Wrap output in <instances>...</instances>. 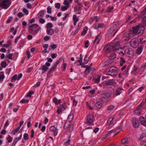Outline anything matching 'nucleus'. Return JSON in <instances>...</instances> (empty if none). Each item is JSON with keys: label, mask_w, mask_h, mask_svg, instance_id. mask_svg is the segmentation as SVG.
I'll return each instance as SVG.
<instances>
[{"label": "nucleus", "mask_w": 146, "mask_h": 146, "mask_svg": "<svg viewBox=\"0 0 146 146\" xmlns=\"http://www.w3.org/2000/svg\"><path fill=\"white\" fill-rule=\"evenodd\" d=\"M145 26L144 23H141L137 26L133 27L131 31L132 34L137 35L139 36L142 35L145 29Z\"/></svg>", "instance_id": "f257e3e1"}, {"label": "nucleus", "mask_w": 146, "mask_h": 146, "mask_svg": "<svg viewBox=\"0 0 146 146\" xmlns=\"http://www.w3.org/2000/svg\"><path fill=\"white\" fill-rule=\"evenodd\" d=\"M28 29L29 33L35 35L38 33L39 30L41 29V28L38 25L35 24L30 26L28 27Z\"/></svg>", "instance_id": "f03ea898"}, {"label": "nucleus", "mask_w": 146, "mask_h": 146, "mask_svg": "<svg viewBox=\"0 0 146 146\" xmlns=\"http://www.w3.org/2000/svg\"><path fill=\"white\" fill-rule=\"evenodd\" d=\"M106 72L109 75L114 77H115L118 73V70L115 67L111 66L107 69Z\"/></svg>", "instance_id": "7ed1b4c3"}, {"label": "nucleus", "mask_w": 146, "mask_h": 146, "mask_svg": "<svg viewBox=\"0 0 146 146\" xmlns=\"http://www.w3.org/2000/svg\"><path fill=\"white\" fill-rule=\"evenodd\" d=\"M12 2L11 0H3L0 4V7L6 9L11 5Z\"/></svg>", "instance_id": "20e7f679"}, {"label": "nucleus", "mask_w": 146, "mask_h": 146, "mask_svg": "<svg viewBox=\"0 0 146 146\" xmlns=\"http://www.w3.org/2000/svg\"><path fill=\"white\" fill-rule=\"evenodd\" d=\"M114 44L112 43L110 44L106 45L104 48V51L106 53H109L111 51L115 52L114 48Z\"/></svg>", "instance_id": "39448f33"}, {"label": "nucleus", "mask_w": 146, "mask_h": 146, "mask_svg": "<svg viewBox=\"0 0 146 146\" xmlns=\"http://www.w3.org/2000/svg\"><path fill=\"white\" fill-rule=\"evenodd\" d=\"M139 42L138 39L136 38H133L131 39L130 42V45L133 48H136L139 45Z\"/></svg>", "instance_id": "423d86ee"}, {"label": "nucleus", "mask_w": 146, "mask_h": 146, "mask_svg": "<svg viewBox=\"0 0 146 146\" xmlns=\"http://www.w3.org/2000/svg\"><path fill=\"white\" fill-rule=\"evenodd\" d=\"M112 95V92L109 91L108 92H104L101 95V99L102 100L109 98Z\"/></svg>", "instance_id": "0eeeda50"}, {"label": "nucleus", "mask_w": 146, "mask_h": 146, "mask_svg": "<svg viewBox=\"0 0 146 146\" xmlns=\"http://www.w3.org/2000/svg\"><path fill=\"white\" fill-rule=\"evenodd\" d=\"M94 116L93 115L90 114L87 116V121L86 123L89 124H91L93 121Z\"/></svg>", "instance_id": "6e6552de"}, {"label": "nucleus", "mask_w": 146, "mask_h": 146, "mask_svg": "<svg viewBox=\"0 0 146 146\" xmlns=\"http://www.w3.org/2000/svg\"><path fill=\"white\" fill-rule=\"evenodd\" d=\"M133 52L132 50L130 48H128L125 49L124 51L125 55L129 57H130L132 55Z\"/></svg>", "instance_id": "1a4fd4ad"}, {"label": "nucleus", "mask_w": 146, "mask_h": 146, "mask_svg": "<svg viewBox=\"0 0 146 146\" xmlns=\"http://www.w3.org/2000/svg\"><path fill=\"white\" fill-rule=\"evenodd\" d=\"M132 33L131 31L127 32L124 34V36L126 37L124 39L125 41H127L129 40L131 37V33Z\"/></svg>", "instance_id": "9d476101"}, {"label": "nucleus", "mask_w": 146, "mask_h": 146, "mask_svg": "<svg viewBox=\"0 0 146 146\" xmlns=\"http://www.w3.org/2000/svg\"><path fill=\"white\" fill-rule=\"evenodd\" d=\"M133 125L134 127L137 128L139 127V123L138 119L136 118H134L133 120Z\"/></svg>", "instance_id": "9b49d317"}, {"label": "nucleus", "mask_w": 146, "mask_h": 146, "mask_svg": "<svg viewBox=\"0 0 146 146\" xmlns=\"http://www.w3.org/2000/svg\"><path fill=\"white\" fill-rule=\"evenodd\" d=\"M115 81L114 79H110L105 82L104 84L106 86L112 85L114 84Z\"/></svg>", "instance_id": "f8f14e48"}, {"label": "nucleus", "mask_w": 146, "mask_h": 146, "mask_svg": "<svg viewBox=\"0 0 146 146\" xmlns=\"http://www.w3.org/2000/svg\"><path fill=\"white\" fill-rule=\"evenodd\" d=\"M50 131L54 133V134L55 136L57 135L58 133V129L54 125L51 126L50 128Z\"/></svg>", "instance_id": "ddd939ff"}, {"label": "nucleus", "mask_w": 146, "mask_h": 146, "mask_svg": "<svg viewBox=\"0 0 146 146\" xmlns=\"http://www.w3.org/2000/svg\"><path fill=\"white\" fill-rule=\"evenodd\" d=\"M103 104L100 102H97L96 103L94 106H93V108L96 109H100L101 108Z\"/></svg>", "instance_id": "4468645a"}, {"label": "nucleus", "mask_w": 146, "mask_h": 146, "mask_svg": "<svg viewBox=\"0 0 146 146\" xmlns=\"http://www.w3.org/2000/svg\"><path fill=\"white\" fill-rule=\"evenodd\" d=\"M105 26L103 23H96L95 25L94 28L96 29H98L99 28H102Z\"/></svg>", "instance_id": "2eb2a0df"}, {"label": "nucleus", "mask_w": 146, "mask_h": 146, "mask_svg": "<svg viewBox=\"0 0 146 146\" xmlns=\"http://www.w3.org/2000/svg\"><path fill=\"white\" fill-rule=\"evenodd\" d=\"M141 124L146 127V118L144 117H141L139 119Z\"/></svg>", "instance_id": "dca6fc26"}, {"label": "nucleus", "mask_w": 146, "mask_h": 146, "mask_svg": "<svg viewBox=\"0 0 146 146\" xmlns=\"http://www.w3.org/2000/svg\"><path fill=\"white\" fill-rule=\"evenodd\" d=\"M22 137V135L21 134L20 136L18 137H16L15 138L14 140L13 143L12 144L11 146H15L17 142L19 140L21 139Z\"/></svg>", "instance_id": "f3484780"}, {"label": "nucleus", "mask_w": 146, "mask_h": 146, "mask_svg": "<svg viewBox=\"0 0 146 146\" xmlns=\"http://www.w3.org/2000/svg\"><path fill=\"white\" fill-rule=\"evenodd\" d=\"M114 44V48L115 51H116L120 48V43L119 42L117 41L116 43H112Z\"/></svg>", "instance_id": "a211bd4d"}, {"label": "nucleus", "mask_w": 146, "mask_h": 146, "mask_svg": "<svg viewBox=\"0 0 146 146\" xmlns=\"http://www.w3.org/2000/svg\"><path fill=\"white\" fill-rule=\"evenodd\" d=\"M122 88H118L114 92V94L115 96L119 95L121 93V91L123 90Z\"/></svg>", "instance_id": "6ab92c4d"}, {"label": "nucleus", "mask_w": 146, "mask_h": 146, "mask_svg": "<svg viewBox=\"0 0 146 146\" xmlns=\"http://www.w3.org/2000/svg\"><path fill=\"white\" fill-rule=\"evenodd\" d=\"M100 34H99L97 35V36L96 37L95 39L94 40V44L95 43H96V44H98L100 40Z\"/></svg>", "instance_id": "aec40b11"}, {"label": "nucleus", "mask_w": 146, "mask_h": 146, "mask_svg": "<svg viewBox=\"0 0 146 146\" xmlns=\"http://www.w3.org/2000/svg\"><path fill=\"white\" fill-rule=\"evenodd\" d=\"M138 68L137 66L134 65L133 69L132 71L131 72V74H133L134 75H136L137 74L136 72L138 70Z\"/></svg>", "instance_id": "412c9836"}, {"label": "nucleus", "mask_w": 146, "mask_h": 146, "mask_svg": "<svg viewBox=\"0 0 146 146\" xmlns=\"http://www.w3.org/2000/svg\"><path fill=\"white\" fill-rule=\"evenodd\" d=\"M56 68L53 66L50 68L47 74V76L49 77L51 76V74L55 70Z\"/></svg>", "instance_id": "4be33fe9"}, {"label": "nucleus", "mask_w": 146, "mask_h": 146, "mask_svg": "<svg viewBox=\"0 0 146 146\" xmlns=\"http://www.w3.org/2000/svg\"><path fill=\"white\" fill-rule=\"evenodd\" d=\"M115 29L116 28L113 26L110 25L109 29L108 31V33L110 34H112Z\"/></svg>", "instance_id": "5701e85b"}, {"label": "nucleus", "mask_w": 146, "mask_h": 146, "mask_svg": "<svg viewBox=\"0 0 146 146\" xmlns=\"http://www.w3.org/2000/svg\"><path fill=\"white\" fill-rule=\"evenodd\" d=\"M12 40H11L10 39L8 40L7 44H5L3 45L2 46L6 48H8L12 44Z\"/></svg>", "instance_id": "b1692460"}, {"label": "nucleus", "mask_w": 146, "mask_h": 146, "mask_svg": "<svg viewBox=\"0 0 146 146\" xmlns=\"http://www.w3.org/2000/svg\"><path fill=\"white\" fill-rule=\"evenodd\" d=\"M46 33L47 34L51 35L54 33V30L52 29H46Z\"/></svg>", "instance_id": "393cba45"}, {"label": "nucleus", "mask_w": 146, "mask_h": 146, "mask_svg": "<svg viewBox=\"0 0 146 146\" xmlns=\"http://www.w3.org/2000/svg\"><path fill=\"white\" fill-rule=\"evenodd\" d=\"M143 48V46L141 45L138 48L136 51V53L137 54H140L142 51Z\"/></svg>", "instance_id": "a878e982"}, {"label": "nucleus", "mask_w": 146, "mask_h": 146, "mask_svg": "<svg viewBox=\"0 0 146 146\" xmlns=\"http://www.w3.org/2000/svg\"><path fill=\"white\" fill-rule=\"evenodd\" d=\"M70 122L66 121L64 124V128L66 130L67 129L70 125Z\"/></svg>", "instance_id": "bb28decb"}, {"label": "nucleus", "mask_w": 146, "mask_h": 146, "mask_svg": "<svg viewBox=\"0 0 146 146\" xmlns=\"http://www.w3.org/2000/svg\"><path fill=\"white\" fill-rule=\"evenodd\" d=\"M91 71V69L89 66H87L84 72V73L86 75L89 74Z\"/></svg>", "instance_id": "cd10ccee"}, {"label": "nucleus", "mask_w": 146, "mask_h": 146, "mask_svg": "<svg viewBox=\"0 0 146 146\" xmlns=\"http://www.w3.org/2000/svg\"><path fill=\"white\" fill-rule=\"evenodd\" d=\"M53 102L56 105H58L61 102V100H58L57 98L56 97H54L53 100Z\"/></svg>", "instance_id": "c85d7f7f"}, {"label": "nucleus", "mask_w": 146, "mask_h": 146, "mask_svg": "<svg viewBox=\"0 0 146 146\" xmlns=\"http://www.w3.org/2000/svg\"><path fill=\"white\" fill-rule=\"evenodd\" d=\"M74 117V115L72 114H70L68 117L67 121L71 122Z\"/></svg>", "instance_id": "c756f323"}, {"label": "nucleus", "mask_w": 146, "mask_h": 146, "mask_svg": "<svg viewBox=\"0 0 146 146\" xmlns=\"http://www.w3.org/2000/svg\"><path fill=\"white\" fill-rule=\"evenodd\" d=\"M88 29V27L87 26H85L83 29V31L81 33V35H84L87 33Z\"/></svg>", "instance_id": "7c9ffc66"}, {"label": "nucleus", "mask_w": 146, "mask_h": 146, "mask_svg": "<svg viewBox=\"0 0 146 146\" xmlns=\"http://www.w3.org/2000/svg\"><path fill=\"white\" fill-rule=\"evenodd\" d=\"M146 68V63L142 64L141 68L139 72H143Z\"/></svg>", "instance_id": "2f4dec72"}, {"label": "nucleus", "mask_w": 146, "mask_h": 146, "mask_svg": "<svg viewBox=\"0 0 146 146\" xmlns=\"http://www.w3.org/2000/svg\"><path fill=\"white\" fill-rule=\"evenodd\" d=\"M34 94V92L33 91H30L26 95V96L27 97H31V95L32 94Z\"/></svg>", "instance_id": "473e14b6"}, {"label": "nucleus", "mask_w": 146, "mask_h": 146, "mask_svg": "<svg viewBox=\"0 0 146 146\" xmlns=\"http://www.w3.org/2000/svg\"><path fill=\"white\" fill-rule=\"evenodd\" d=\"M44 10H41L40 11L39 13H38V14L39 16L38 17L39 18H42L43 17L44 15Z\"/></svg>", "instance_id": "72a5a7b5"}, {"label": "nucleus", "mask_w": 146, "mask_h": 146, "mask_svg": "<svg viewBox=\"0 0 146 146\" xmlns=\"http://www.w3.org/2000/svg\"><path fill=\"white\" fill-rule=\"evenodd\" d=\"M20 129L18 127L16 129H14L11 132V134L13 135H15V133H17L19 130Z\"/></svg>", "instance_id": "f704fd0d"}, {"label": "nucleus", "mask_w": 146, "mask_h": 146, "mask_svg": "<svg viewBox=\"0 0 146 146\" xmlns=\"http://www.w3.org/2000/svg\"><path fill=\"white\" fill-rule=\"evenodd\" d=\"M41 69L42 71L46 72L48 69V67L46 66L45 65H44L42 66Z\"/></svg>", "instance_id": "c9c22d12"}, {"label": "nucleus", "mask_w": 146, "mask_h": 146, "mask_svg": "<svg viewBox=\"0 0 146 146\" xmlns=\"http://www.w3.org/2000/svg\"><path fill=\"white\" fill-rule=\"evenodd\" d=\"M114 9V7H108L106 9V11L108 13L111 12Z\"/></svg>", "instance_id": "e433bc0d"}, {"label": "nucleus", "mask_w": 146, "mask_h": 146, "mask_svg": "<svg viewBox=\"0 0 146 146\" xmlns=\"http://www.w3.org/2000/svg\"><path fill=\"white\" fill-rule=\"evenodd\" d=\"M111 60H107L105 62V64L104 65V66H108L110 64H111L112 62V61Z\"/></svg>", "instance_id": "4c0bfd02"}, {"label": "nucleus", "mask_w": 146, "mask_h": 146, "mask_svg": "<svg viewBox=\"0 0 146 146\" xmlns=\"http://www.w3.org/2000/svg\"><path fill=\"white\" fill-rule=\"evenodd\" d=\"M89 59V57H88V55L86 54L85 56L84 60V61L85 64H87L88 62Z\"/></svg>", "instance_id": "58836bf2"}, {"label": "nucleus", "mask_w": 146, "mask_h": 146, "mask_svg": "<svg viewBox=\"0 0 146 146\" xmlns=\"http://www.w3.org/2000/svg\"><path fill=\"white\" fill-rule=\"evenodd\" d=\"M53 27V26L52 23H48L46 24V27L47 29H51V28H52Z\"/></svg>", "instance_id": "ea45409f"}, {"label": "nucleus", "mask_w": 146, "mask_h": 146, "mask_svg": "<svg viewBox=\"0 0 146 146\" xmlns=\"http://www.w3.org/2000/svg\"><path fill=\"white\" fill-rule=\"evenodd\" d=\"M115 106L113 105H110L108 107L107 110L108 111L113 110Z\"/></svg>", "instance_id": "a19ab883"}, {"label": "nucleus", "mask_w": 146, "mask_h": 146, "mask_svg": "<svg viewBox=\"0 0 146 146\" xmlns=\"http://www.w3.org/2000/svg\"><path fill=\"white\" fill-rule=\"evenodd\" d=\"M116 57L115 54L113 53L111 54L109 56V59L112 60L114 59Z\"/></svg>", "instance_id": "79ce46f5"}, {"label": "nucleus", "mask_w": 146, "mask_h": 146, "mask_svg": "<svg viewBox=\"0 0 146 146\" xmlns=\"http://www.w3.org/2000/svg\"><path fill=\"white\" fill-rule=\"evenodd\" d=\"M82 57H81L80 58L79 60H77L76 62L77 63H79V64H78V66H80L82 64Z\"/></svg>", "instance_id": "37998d69"}, {"label": "nucleus", "mask_w": 146, "mask_h": 146, "mask_svg": "<svg viewBox=\"0 0 146 146\" xmlns=\"http://www.w3.org/2000/svg\"><path fill=\"white\" fill-rule=\"evenodd\" d=\"M57 47V45L56 44H53L51 45L49 48V50H51L52 49H54L56 48Z\"/></svg>", "instance_id": "c03bdc74"}, {"label": "nucleus", "mask_w": 146, "mask_h": 146, "mask_svg": "<svg viewBox=\"0 0 146 146\" xmlns=\"http://www.w3.org/2000/svg\"><path fill=\"white\" fill-rule=\"evenodd\" d=\"M111 25L113 26L115 28H116L119 25V22L117 21L114 22Z\"/></svg>", "instance_id": "a18cd8bd"}, {"label": "nucleus", "mask_w": 146, "mask_h": 146, "mask_svg": "<svg viewBox=\"0 0 146 146\" xmlns=\"http://www.w3.org/2000/svg\"><path fill=\"white\" fill-rule=\"evenodd\" d=\"M1 65L3 68H5L7 66V64L5 61H3L1 63Z\"/></svg>", "instance_id": "49530a36"}, {"label": "nucleus", "mask_w": 146, "mask_h": 146, "mask_svg": "<svg viewBox=\"0 0 146 146\" xmlns=\"http://www.w3.org/2000/svg\"><path fill=\"white\" fill-rule=\"evenodd\" d=\"M24 139L25 140H28L29 139V135L27 133H25L23 135Z\"/></svg>", "instance_id": "de8ad7c7"}, {"label": "nucleus", "mask_w": 146, "mask_h": 146, "mask_svg": "<svg viewBox=\"0 0 146 146\" xmlns=\"http://www.w3.org/2000/svg\"><path fill=\"white\" fill-rule=\"evenodd\" d=\"M68 7L66 6H62L61 7V10L62 11H64L67 10L68 9Z\"/></svg>", "instance_id": "09e8293b"}, {"label": "nucleus", "mask_w": 146, "mask_h": 146, "mask_svg": "<svg viewBox=\"0 0 146 146\" xmlns=\"http://www.w3.org/2000/svg\"><path fill=\"white\" fill-rule=\"evenodd\" d=\"M100 76H98L97 78H94V82L95 83H99L100 81Z\"/></svg>", "instance_id": "8fccbe9b"}, {"label": "nucleus", "mask_w": 146, "mask_h": 146, "mask_svg": "<svg viewBox=\"0 0 146 146\" xmlns=\"http://www.w3.org/2000/svg\"><path fill=\"white\" fill-rule=\"evenodd\" d=\"M6 139L7 140L8 142L9 143H10L12 141L13 138L11 137L10 135H9L8 137L6 138Z\"/></svg>", "instance_id": "3c124183"}, {"label": "nucleus", "mask_w": 146, "mask_h": 146, "mask_svg": "<svg viewBox=\"0 0 146 146\" xmlns=\"http://www.w3.org/2000/svg\"><path fill=\"white\" fill-rule=\"evenodd\" d=\"M140 42V44H144L145 42L146 41V40L145 39V38H140L139 39Z\"/></svg>", "instance_id": "603ef678"}, {"label": "nucleus", "mask_w": 146, "mask_h": 146, "mask_svg": "<svg viewBox=\"0 0 146 146\" xmlns=\"http://www.w3.org/2000/svg\"><path fill=\"white\" fill-rule=\"evenodd\" d=\"M17 79V75L16 74L14 75L12 78L11 81L12 82H13V80H16Z\"/></svg>", "instance_id": "864d4df0"}, {"label": "nucleus", "mask_w": 146, "mask_h": 146, "mask_svg": "<svg viewBox=\"0 0 146 146\" xmlns=\"http://www.w3.org/2000/svg\"><path fill=\"white\" fill-rule=\"evenodd\" d=\"M4 78V72H0V80H2Z\"/></svg>", "instance_id": "5fc2aeb1"}, {"label": "nucleus", "mask_w": 146, "mask_h": 146, "mask_svg": "<svg viewBox=\"0 0 146 146\" xmlns=\"http://www.w3.org/2000/svg\"><path fill=\"white\" fill-rule=\"evenodd\" d=\"M144 103L143 102H142L140 104H139L137 107L136 109L140 110V109L141 107L143 106H144Z\"/></svg>", "instance_id": "6e6d98bb"}, {"label": "nucleus", "mask_w": 146, "mask_h": 146, "mask_svg": "<svg viewBox=\"0 0 146 146\" xmlns=\"http://www.w3.org/2000/svg\"><path fill=\"white\" fill-rule=\"evenodd\" d=\"M29 101L28 100H25L24 99H22L20 102L21 103H26L29 102Z\"/></svg>", "instance_id": "4d7b16f0"}, {"label": "nucleus", "mask_w": 146, "mask_h": 146, "mask_svg": "<svg viewBox=\"0 0 146 146\" xmlns=\"http://www.w3.org/2000/svg\"><path fill=\"white\" fill-rule=\"evenodd\" d=\"M134 113L136 115H139L141 114V111L140 110L136 109L134 112Z\"/></svg>", "instance_id": "13d9d810"}, {"label": "nucleus", "mask_w": 146, "mask_h": 146, "mask_svg": "<svg viewBox=\"0 0 146 146\" xmlns=\"http://www.w3.org/2000/svg\"><path fill=\"white\" fill-rule=\"evenodd\" d=\"M64 5H65L66 6L69 7V2L67 0H65L63 3Z\"/></svg>", "instance_id": "bf43d9fd"}, {"label": "nucleus", "mask_w": 146, "mask_h": 146, "mask_svg": "<svg viewBox=\"0 0 146 146\" xmlns=\"http://www.w3.org/2000/svg\"><path fill=\"white\" fill-rule=\"evenodd\" d=\"M128 139L127 138H124L121 141V143L123 144L126 143Z\"/></svg>", "instance_id": "052dcab7"}, {"label": "nucleus", "mask_w": 146, "mask_h": 146, "mask_svg": "<svg viewBox=\"0 0 146 146\" xmlns=\"http://www.w3.org/2000/svg\"><path fill=\"white\" fill-rule=\"evenodd\" d=\"M113 119V118L112 117L110 118L107 121V125H109L112 121Z\"/></svg>", "instance_id": "680f3d73"}, {"label": "nucleus", "mask_w": 146, "mask_h": 146, "mask_svg": "<svg viewBox=\"0 0 146 146\" xmlns=\"http://www.w3.org/2000/svg\"><path fill=\"white\" fill-rule=\"evenodd\" d=\"M55 8L59 9L60 7V4L59 3H57L55 4Z\"/></svg>", "instance_id": "e2e57ef3"}, {"label": "nucleus", "mask_w": 146, "mask_h": 146, "mask_svg": "<svg viewBox=\"0 0 146 146\" xmlns=\"http://www.w3.org/2000/svg\"><path fill=\"white\" fill-rule=\"evenodd\" d=\"M146 13V8L144 9L141 13V16H143Z\"/></svg>", "instance_id": "0e129e2a"}, {"label": "nucleus", "mask_w": 146, "mask_h": 146, "mask_svg": "<svg viewBox=\"0 0 146 146\" xmlns=\"http://www.w3.org/2000/svg\"><path fill=\"white\" fill-rule=\"evenodd\" d=\"M47 12L48 13H52V9L50 6H48L47 8Z\"/></svg>", "instance_id": "69168bd1"}, {"label": "nucleus", "mask_w": 146, "mask_h": 146, "mask_svg": "<svg viewBox=\"0 0 146 146\" xmlns=\"http://www.w3.org/2000/svg\"><path fill=\"white\" fill-rule=\"evenodd\" d=\"M142 23L144 24L145 25L146 24V16L144 17L142 21Z\"/></svg>", "instance_id": "338daca9"}, {"label": "nucleus", "mask_w": 146, "mask_h": 146, "mask_svg": "<svg viewBox=\"0 0 146 146\" xmlns=\"http://www.w3.org/2000/svg\"><path fill=\"white\" fill-rule=\"evenodd\" d=\"M141 146H146V141H142L141 143Z\"/></svg>", "instance_id": "774afa93"}]
</instances>
